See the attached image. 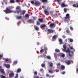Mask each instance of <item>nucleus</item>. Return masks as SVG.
<instances>
[{
	"label": "nucleus",
	"mask_w": 78,
	"mask_h": 78,
	"mask_svg": "<svg viewBox=\"0 0 78 78\" xmlns=\"http://www.w3.org/2000/svg\"><path fill=\"white\" fill-rule=\"evenodd\" d=\"M16 11H13V12H14V13H16V12L17 13L19 14L20 13V12H22V13H20V15H24L26 12V11L25 10L22 11L21 9H20V7L19 6H17L16 9Z\"/></svg>",
	"instance_id": "1"
},
{
	"label": "nucleus",
	"mask_w": 78,
	"mask_h": 78,
	"mask_svg": "<svg viewBox=\"0 0 78 78\" xmlns=\"http://www.w3.org/2000/svg\"><path fill=\"white\" fill-rule=\"evenodd\" d=\"M3 11L5 12L6 14H9V13L13 12V11L11 10V9L8 8H6L5 10H4Z\"/></svg>",
	"instance_id": "2"
},
{
	"label": "nucleus",
	"mask_w": 78,
	"mask_h": 78,
	"mask_svg": "<svg viewBox=\"0 0 78 78\" xmlns=\"http://www.w3.org/2000/svg\"><path fill=\"white\" fill-rule=\"evenodd\" d=\"M53 32H55V30H53L51 29H48V34H51V33H53Z\"/></svg>",
	"instance_id": "3"
},
{
	"label": "nucleus",
	"mask_w": 78,
	"mask_h": 78,
	"mask_svg": "<svg viewBox=\"0 0 78 78\" xmlns=\"http://www.w3.org/2000/svg\"><path fill=\"white\" fill-rule=\"evenodd\" d=\"M41 5V3L39 1H36L35 2V4L34 5H35L36 6H40Z\"/></svg>",
	"instance_id": "4"
},
{
	"label": "nucleus",
	"mask_w": 78,
	"mask_h": 78,
	"mask_svg": "<svg viewBox=\"0 0 78 78\" xmlns=\"http://www.w3.org/2000/svg\"><path fill=\"white\" fill-rule=\"evenodd\" d=\"M56 38H57V35H54L52 37V41H56Z\"/></svg>",
	"instance_id": "5"
},
{
	"label": "nucleus",
	"mask_w": 78,
	"mask_h": 78,
	"mask_svg": "<svg viewBox=\"0 0 78 78\" xmlns=\"http://www.w3.org/2000/svg\"><path fill=\"white\" fill-rule=\"evenodd\" d=\"M27 22L30 23H34V20L33 19H29L27 21Z\"/></svg>",
	"instance_id": "6"
},
{
	"label": "nucleus",
	"mask_w": 78,
	"mask_h": 78,
	"mask_svg": "<svg viewBox=\"0 0 78 78\" xmlns=\"http://www.w3.org/2000/svg\"><path fill=\"white\" fill-rule=\"evenodd\" d=\"M14 73H11L9 74V78H11V77L14 76Z\"/></svg>",
	"instance_id": "7"
},
{
	"label": "nucleus",
	"mask_w": 78,
	"mask_h": 78,
	"mask_svg": "<svg viewBox=\"0 0 78 78\" xmlns=\"http://www.w3.org/2000/svg\"><path fill=\"white\" fill-rule=\"evenodd\" d=\"M66 17H65V19H70V15L69 14H66Z\"/></svg>",
	"instance_id": "8"
},
{
	"label": "nucleus",
	"mask_w": 78,
	"mask_h": 78,
	"mask_svg": "<svg viewBox=\"0 0 78 78\" xmlns=\"http://www.w3.org/2000/svg\"><path fill=\"white\" fill-rule=\"evenodd\" d=\"M73 6L74 8H78V4H74L73 5Z\"/></svg>",
	"instance_id": "9"
},
{
	"label": "nucleus",
	"mask_w": 78,
	"mask_h": 78,
	"mask_svg": "<svg viewBox=\"0 0 78 78\" xmlns=\"http://www.w3.org/2000/svg\"><path fill=\"white\" fill-rule=\"evenodd\" d=\"M45 14L47 16H48L49 15V13L48 11H47L46 10L44 11Z\"/></svg>",
	"instance_id": "10"
},
{
	"label": "nucleus",
	"mask_w": 78,
	"mask_h": 78,
	"mask_svg": "<svg viewBox=\"0 0 78 78\" xmlns=\"http://www.w3.org/2000/svg\"><path fill=\"white\" fill-rule=\"evenodd\" d=\"M4 66H5V67H6V68H8L10 67V65L9 64H4Z\"/></svg>",
	"instance_id": "11"
},
{
	"label": "nucleus",
	"mask_w": 78,
	"mask_h": 78,
	"mask_svg": "<svg viewBox=\"0 0 78 78\" xmlns=\"http://www.w3.org/2000/svg\"><path fill=\"white\" fill-rule=\"evenodd\" d=\"M65 63L67 64V65H69L70 64H71V62H70V61L68 60L67 62H65Z\"/></svg>",
	"instance_id": "12"
},
{
	"label": "nucleus",
	"mask_w": 78,
	"mask_h": 78,
	"mask_svg": "<svg viewBox=\"0 0 78 78\" xmlns=\"http://www.w3.org/2000/svg\"><path fill=\"white\" fill-rule=\"evenodd\" d=\"M21 69L20 68H19L18 69L17 71H16V73H20L21 72Z\"/></svg>",
	"instance_id": "13"
},
{
	"label": "nucleus",
	"mask_w": 78,
	"mask_h": 78,
	"mask_svg": "<svg viewBox=\"0 0 78 78\" xmlns=\"http://www.w3.org/2000/svg\"><path fill=\"white\" fill-rule=\"evenodd\" d=\"M0 72L2 73L3 74L4 73H5V71H4V69H1L0 70Z\"/></svg>",
	"instance_id": "14"
},
{
	"label": "nucleus",
	"mask_w": 78,
	"mask_h": 78,
	"mask_svg": "<svg viewBox=\"0 0 78 78\" xmlns=\"http://www.w3.org/2000/svg\"><path fill=\"white\" fill-rule=\"evenodd\" d=\"M66 53H70V49L68 48L67 50H66Z\"/></svg>",
	"instance_id": "15"
},
{
	"label": "nucleus",
	"mask_w": 78,
	"mask_h": 78,
	"mask_svg": "<svg viewBox=\"0 0 78 78\" xmlns=\"http://www.w3.org/2000/svg\"><path fill=\"white\" fill-rule=\"evenodd\" d=\"M65 69V66L63 65H62L61 66V70H64Z\"/></svg>",
	"instance_id": "16"
},
{
	"label": "nucleus",
	"mask_w": 78,
	"mask_h": 78,
	"mask_svg": "<svg viewBox=\"0 0 78 78\" xmlns=\"http://www.w3.org/2000/svg\"><path fill=\"white\" fill-rule=\"evenodd\" d=\"M59 42L60 43V45H61L62 44V40L60 39L59 40Z\"/></svg>",
	"instance_id": "17"
},
{
	"label": "nucleus",
	"mask_w": 78,
	"mask_h": 78,
	"mask_svg": "<svg viewBox=\"0 0 78 78\" xmlns=\"http://www.w3.org/2000/svg\"><path fill=\"white\" fill-rule=\"evenodd\" d=\"M46 27V25L45 24L41 25V28H45Z\"/></svg>",
	"instance_id": "18"
},
{
	"label": "nucleus",
	"mask_w": 78,
	"mask_h": 78,
	"mask_svg": "<svg viewBox=\"0 0 78 78\" xmlns=\"http://www.w3.org/2000/svg\"><path fill=\"white\" fill-rule=\"evenodd\" d=\"M48 2L47 0H41V2H42V3H47Z\"/></svg>",
	"instance_id": "19"
},
{
	"label": "nucleus",
	"mask_w": 78,
	"mask_h": 78,
	"mask_svg": "<svg viewBox=\"0 0 78 78\" xmlns=\"http://www.w3.org/2000/svg\"><path fill=\"white\" fill-rule=\"evenodd\" d=\"M61 1H62V0H57V2L58 3L59 5H60V4H61Z\"/></svg>",
	"instance_id": "20"
},
{
	"label": "nucleus",
	"mask_w": 78,
	"mask_h": 78,
	"mask_svg": "<svg viewBox=\"0 0 78 78\" xmlns=\"http://www.w3.org/2000/svg\"><path fill=\"white\" fill-rule=\"evenodd\" d=\"M54 25H55V24L54 23H52L50 25L49 27H53Z\"/></svg>",
	"instance_id": "21"
},
{
	"label": "nucleus",
	"mask_w": 78,
	"mask_h": 78,
	"mask_svg": "<svg viewBox=\"0 0 78 78\" xmlns=\"http://www.w3.org/2000/svg\"><path fill=\"white\" fill-rule=\"evenodd\" d=\"M34 27L36 30H39V27L36 26H34Z\"/></svg>",
	"instance_id": "22"
},
{
	"label": "nucleus",
	"mask_w": 78,
	"mask_h": 78,
	"mask_svg": "<svg viewBox=\"0 0 78 78\" xmlns=\"http://www.w3.org/2000/svg\"><path fill=\"white\" fill-rule=\"evenodd\" d=\"M39 22H41V23L43 22V20L42 19H38Z\"/></svg>",
	"instance_id": "23"
},
{
	"label": "nucleus",
	"mask_w": 78,
	"mask_h": 78,
	"mask_svg": "<svg viewBox=\"0 0 78 78\" xmlns=\"http://www.w3.org/2000/svg\"><path fill=\"white\" fill-rule=\"evenodd\" d=\"M44 50L45 51L44 53H45L46 54H47V51H47V50H48L47 48V47H45L44 48Z\"/></svg>",
	"instance_id": "24"
},
{
	"label": "nucleus",
	"mask_w": 78,
	"mask_h": 78,
	"mask_svg": "<svg viewBox=\"0 0 78 78\" xmlns=\"http://www.w3.org/2000/svg\"><path fill=\"white\" fill-rule=\"evenodd\" d=\"M17 19H21L22 18V17L21 16H18L16 17Z\"/></svg>",
	"instance_id": "25"
},
{
	"label": "nucleus",
	"mask_w": 78,
	"mask_h": 78,
	"mask_svg": "<svg viewBox=\"0 0 78 78\" xmlns=\"http://www.w3.org/2000/svg\"><path fill=\"white\" fill-rule=\"evenodd\" d=\"M63 47L64 49H66L67 47L66 46V44H64L63 45Z\"/></svg>",
	"instance_id": "26"
},
{
	"label": "nucleus",
	"mask_w": 78,
	"mask_h": 78,
	"mask_svg": "<svg viewBox=\"0 0 78 78\" xmlns=\"http://www.w3.org/2000/svg\"><path fill=\"white\" fill-rule=\"evenodd\" d=\"M25 17H27V18H29V15L28 14H26L25 16Z\"/></svg>",
	"instance_id": "27"
},
{
	"label": "nucleus",
	"mask_w": 78,
	"mask_h": 78,
	"mask_svg": "<svg viewBox=\"0 0 78 78\" xmlns=\"http://www.w3.org/2000/svg\"><path fill=\"white\" fill-rule=\"evenodd\" d=\"M66 5H65V4L64 3H62V4L61 6L62 7H65Z\"/></svg>",
	"instance_id": "28"
},
{
	"label": "nucleus",
	"mask_w": 78,
	"mask_h": 78,
	"mask_svg": "<svg viewBox=\"0 0 78 78\" xmlns=\"http://www.w3.org/2000/svg\"><path fill=\"white\" fill-rule=\"evenodd\" d=\"M49 65L50 67H53V64L51 62L49 63Z\"/></svg>",
	"instance_id": "29"
},
{
	"label": "nucleus",
	"mask_w": 78,
	"mask_h": 78,
	"mask_svg": "<svg viewBox=\"0 0 78 78\" xmlns=\"http://www.w3.org/2000/svg\"><path fill=\"white\" fill-rule=\"evenodd\" d=\"M55 51L56 52H57V53H59V52H60V51L59 50V49H56L55 50Z\"/></svg>",
	"instance_id": "30"
},
{
	"label": "nucleus",
	"mask_w": 78,
	"mask_h": 78,
	"mask_svg": "<svg viewBox=\"0 0 78 78\" xmlns=\"http://www.w3.org/2000/svg\"><path fill=\"white\" fill-rule=\"evenodd\" d=\"M10 2L11 3H15V2H14V0H10Z\"/></svg>",
	"instance_id": "31"
},
{
	"label": "nucleus",
	"mask_w": 78,
	"mask_h": 78,
	"mask_svg": "<svg viewBox=\"0 0 78 78\" xmlns=\"http://www.w3.org/2000/svg\"><path fill=\"white\" fill-rule=\"evenodd\" d=\"M69 41L70 42H73V40L72 39L70 38L69 39Z\"/></svg>",
	"instance_id": "32"
},
{
	"label": "nucleus",
	"mask_w": 78,
	"mask_h": 78,
	"mask_svg": "<svg viewBox=\"0 0 78 78\" xmlns=\"http://www.w3.org/2000/svg\"><path fill=\"white\" fill-rule=\"evenodd\" d=\"M34 73L35 75H37V71H34Z\"/></svg>",
	"instance_id": "33"
},
{
	"label": "nucleus",
	"mask_w": 78,
	"mask_h": 78,
	"mask_svg": "<svg viewBox=\"0 0 78 78\" xmlns=\"http://www.w3.org/2000/svg\"><path fill=\"white\" fill-rule=\"evenodd\" d=\"M1 78H6V77H5V76L3 75H1Z\"/></svg>",
	"instance_id": "34"
},
{
	"label": "nucleus",
	"mask_w": 78,
	"mask_h": 78,
	"mask_svg": "<svg viewBox=\"0 0 78 78\" xmlns=\"http://www.w3.org/2000/svg\"><path fill=\"white\" fill-rule=\"evenodd\" d=\"M66 32L67 33H70V30H69V29H67L66 30Z\"/></svg>",
	"instance_id": "35"
},
{
	"label": "nucleus",
	"mask_w": 78,
	"mask_h": 78,
	"mask_svg": "<svg viewBox=\"0 0 78 78\" xmlns=\"http://www.w3.org/2000/svg\"><path fill=\"white\" fill-rule=\"evenodd\" d=\"M34 78H43L42 77H39L38 76H37L36 77V76H34Z\"/></svg>",
	"instance_id": "36"
},
{
	"label": "nucleus",
	"mask_w": 78,
	"mask_h": 78,
	"mask_svg": "<svg viewBox=\"0 0 78 78\" xmlns=\"http://www.w3.org/2000/svg\"><path fill=\"white\" fill-rule=\"evenodd\" d=\"M47 58L48 59H51V57H50V56H47Z\"/></svg>",
	"instance_id": "37"
},
{
	"label": "nucleus",
	"mask_w": 78,
	"mask_h": 78,
	"mask_svg": "<svg viewBox=\"0 0 78 78\" xmlns=\"http://www.w3.org/2000/svg\"><path fill=\"white\" fill-rule=\"evenodd\" d=\"M18 77H19V74H17L16 75L15 78H18Z\"/></svg>",
	"instance_id": "38"
},
{
	"label": "nucleus",
	"mask_w": 78,
	"mask_h": 78,
	"mask_svg": "<svg viewBox=\"0 0 78 78\" xmlns=\"http://www.w3.org/2000/svg\"><path fill=\"white\" fill-rule=\"evenodd\" d=\"M45 64L44 63H42V64H41V66L42 67H45Z\"/></svg>",
	"instance_id": "39"
},
{
	"label": "nucleus",
	"mask_w": 78,
	"mask_h": 78,
	"mask_svg": "<svg viewBox=\"0 0 78 78\" xmlns=\"http://www.w3.org/2000/svg\"><path fill=\"white\" fill-rule=\"evenodd\" d=\"M4 2H5V3L6 5H7V3H8L7 2V0H4L3 1Z\"/></svg>",
	"instance_id": "40"
},
{
	"label": "nucleus",
	"mask_w": 78,
	"mask_h": 78,
	"mask_svg": "<svg viewBox=\"0 0 78 78\" xmlns=\"http://www.w3.org/2000/svg\"><path fill=\"white\" fill-rule=\"evenodd\" d=\"M37 25H39L41 24L40 23V22H39V21H37Z\"/></svg>",
	"instance_id": "41"
},
{
	"label": "nucleus",
	"mask_w": 78,
	"mask_h": 78,
	"mask_svg": "<svg viewBox=\"0 0 78 78\" xmlns=\"http://www.w3.org/2000/svg\"><path fill=\"white\" fill-rule=\"evenodd\" d=\"M44 51V50L41 49L40 50V53H43Z\"/></svg>",
	"instance_id": "42"
},
{
	"label": "nucleus",
	"mask_w": 78,
	"mask_h": 78,
	"mask_svg": "<svg viewBox=\"0 0 78 78\" xmlns=\"http://www.w3.org/2000/svg\"><path fill=\"white\" fill-rule=\"evenodd\" d=\"M64 11L66 12H67V9L66 8L64 9Z\"/></svg>",
	"instance_id": "43"
},
{
	"label": "nucleus",
	"mask_w": 78,
	"mask_h": 78,
	"mask_svg": "<svg viewBox=\"0 0 78 78\" xmlns=\"http://www.w3.org/2000/svg\"><path fill=\"white\" fill-rule=\"evenodd\" d=\"M17 61H15L13 62V64H17Z\"/></svg>",
	"instance_id": "44"
},
{
	"label": "nucleus",
	"mask_w": 78,
	"mask_h": 78,
	"mask_svg": "<svg viewBox=\"0 0 78 78\" xmlns=\"http://www.w3.org/2000/svg\"><path fill=\"white\" fill-rule=\"evenodd\" d=\"M61 56L62 57V58H64V57H65V55L64 54H62L61 55Z\"/></svg>",
	"instance_id": "45"
},
{
	"label": "nucleus",
	"mask_w": 78,
	"mask_h": 78,
	"mask_svg": "<svg viewBox=\"0 0 78 78\" xmlns=\"http://www.w3.org/2000/svg\"><path fill=\"white\" fill-rule=\"evenodd\" d=\"M5 61H6V62H7V61H9V59L8 58H5Z\"/></svg>",
	"instance_id": "46"
},
{
	"label": "nucleus",
	"mask_w": 78,
	"mask_h": 78,
	"mask_svg": "<svg viewBox=\"0 0 78 78\" xmlns=\"http://www.w3.org/2000/svg\"><path fill=\"white\" fill-rule=\"evenodd\" d=\"M49 73H51L53 72V71H51V70H49Z\"/></svg>",
	"instance_id": "47"
},
{
	"label": "nucleus",
	"mask_w": 78,
	"mask_h": 78,
	"mask_svg": "<svg viewBox=\"0 0 78 78\" xmlns=\"http://www.w3.org/2000/svg\"><path fill=\"white\" fill-rule=\"evenodd\" d=\"M54 55L55 57H56V56H57V53H54Z\"/></svg>",
	"instance_id": "48"
},
{
	"label": "nucleus",
	"mask_w": 78,
	"mask_h": 78,
	"mask_svg": "<svg viewBox=\"0 0 78 78\" xmlns=\"http://www.w3.org/2000/svg\"><path fill=\"white\" fill-rule=\"evenodd\" d=\"M66 49H62V51H64V52H66Z\"/></svg>",
	"instance_id": "49"
},
{
	"label": "nucleus",
	"mask_w": 78,
	"mask_h": 78,
	"mask_svg": "<svg viewBox=\"0 0 78 78\" xmlns=\"http://www.w3.org/2000/svg\"><path fill=\"white\" fill-rule=\"evenodd\" d=\"M30 2L32 3V4L33 5H34V1H31Z\"/></svg>",
	"instance_id": "50"
},
{
	"label": "nucleus",
	"mask_w": 78,
	"mask_h": 78,
	"mask_svg": "<svg viewBox=\"0 0 78 78\" xmlns=\"http://www.w3.org/2000/svg\"><path fill=\"white\" fill-rule=\"evenodd\" d=\"M65 73H66V72H65V71H63L62 73V75H64L65 74Z\"/></svg>",
	"instance_id": "51"
},
{
	"label": "nucleus",
	"mask_w": 78,
	"mask_h": 78,
	"mask_svg": "<svg viewBox=\"0 0 78 78\" xmlns=\"http://www.w3.org/2000/svg\"><path fill=\"white\" fill-rule=\"evenodd\" d=\"M57 66H61V64H60V63H59L57 64Z\"/></svg>",
	"instance_id": "52"
},
{
	"label": "nucleus",
	"mask_w": 78,
	"mask_h": 78,
	"mask_svg": "<svg viewBox=\"0 0 78 78\" xmlns=\"http://www.w3.org/2000/svg\"><path fill=\"white\" fill-rule=\"evenodd\" d=\"M70 28L71 30H73V28H72V27H70Z\"/></svg>",
	"instance_id": "53"
},
{
	"label": "nucleus",
	"mask_w": 78,
	"mask_h": 78,
	"mask_svg": "<svg viewBox=\"0 0 78 78\" xmlns=\"http://www.w3.org/2000/svg\"><path fill=\"white\" fill-rule=\"evenodd\" d=\"M69 55L70 56V57H71L72 56V54H70V53H69Z\"/></svg>",
	"instance_id": "54"
},
{
	"label": "nucleus",
	"mask_w": 78,
	"mask_h": 78,
	"mask_svg": "<svg viewBox=\"0 0 78 78\" xmlns=\"http://www.w3.org/2000/svg\"><path fill=\"white\" fill-rule=\"evenodd\" d=\"M46 76H47V77H49V75L48 74H47L46 75Z\"/></svg>",
	"instance_id": "55"
},
{
	"label": "nucleus",
	"mask_w": 78,
	"mask_h": 78,
	"mask_svg": "<svg viewBox=\"0 0 78 78\" xmlns=\"http://www.w3.org/2000/svg\"><path fill=\"white\" fill-rule=\"evenodd\" d=\"M5 19L6 20H9V18H8L7 17H5Z\"/></svg>",
	"instance_id": "56"
},
{
	"label": "nucleus",
	"mask_w": 78,
	"mask_h": 78,
	"mask_svg": "<svg viewBox=\"0 0 78 78\" xmlns=\"http://www.w3.org/2000/svg\"><path fill=\"white\" fill-rule=\"evenodd\" d=\"M43 70V69H41L40 70V72H42V71Z\"/></svg>",
	"instance_id": "57"
},
{
	"label": "nucleus",
	"mask_w": 78,
	"mask_h": 78,
	"mask_svg": "<svg viewBox=\"0 0 78 78\" xmlns=\"http://www.w3.org/2000/svg\"><path fill=\"white\" fill-rule=\"evenodd\" d=\"M70 48L71 50H72L73 49V47H71Z\"/></svg>",
	"instance_id": "58"
},
{
	"label": "nucleus",
	"mask_w": 78,
	"mask_h": 78,
	"mask_svg": "<svg viewBox=\"0 0 78 78\" xmlns=\"http://www.w3.org/2000/svg\"><path fill=\"white\" fill-rule=\"evenodd\" d=\"M37 45H40V43H39V42H38L37 43Z\"/></svg>",
	"instance_id": "59"
},
{
	"label": "nucleus",
	"mask_w": 78,
	"mask_h": 78,
	"mask_svg": "<svg viewBox=\"0 0 78 78\" xmlns=\"http://www.w3.org/2000/svg\"><path fill=\"white\" fill-rule=\"evenodd\" d=\"M63 38H66V36H65V35H63Z\"/></svg>",
	"instance_id": "60"
},
{
	"label": "nucleus",
	"mask_w": 78,
	"mask_h": 78,
	"mask_svg": "<svg viewBox=\"0 0 78 78\" xmlns=\"http://www.w3.org/2000/svg\"><path fill=\"white\" fill-rule=\"evenodd\" d=\"M16 2H17L18 3H19V0H16Z\"/></svg>",
	"instance_id": "61"
},
{
	"label": "nucleus",
	"mask_w": 78,
	"mask_h": 78,
	"mask_svg": "<svg viewBox=\"0 0 78 78\" xmlns=\"http://www.w3.org/2000/svg\"><path fill=\"white\" fill-rule=\"evenodd\" d=\"M42 8H43V9L44 8V5H42Z\"/></svg>",
	"instance_id": "62"
},
{
	"label": "nucleus",
	"mask_w": 78,
	"mask_h": 78,
	"mask_svg": "<svg viewBox=\"0 0 78 78\" xmlns=\"http://www.w3.org/2000/svg\"><path fill=\"white\" fill-rule=\"evenodd\" d=\"M2 58V55H0V59H1V58Z\"/></svg>",
	"instance_id": "63"
},
{
	"label": "nucleus",
	"mask_w": 78,
	"mask_h": 78,
	"mask_svg": "<svg viewBox=\"0 0 78 78\" xmlns=\"http://www.w3.org/2000/svg\"><path fill=\"white\" fill-rule=\"evenodd\" d=\"M36 18H34H34H33V19H34V20H36Z\"/></svg>",
	"instance_id": "64"
}]
</instances>
